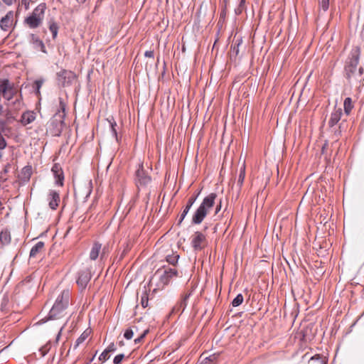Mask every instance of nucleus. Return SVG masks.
Listing matches in <instances>:
<instances>
[{"instance_id": "c9c22d12", "label": "nucleus", "mask_w": 364, "mask_h": 364, "mask_svg": "<svg viewBox=\"0 0 364 364\" xmlns=\"http://www.w3.org/2000/svg\"><path fill=\"white\" fill-rule=\"evenodd\" d=\"M245 0H240V4H239V6L238 8L236 10V12L237 14H240L245 6Z\"/></svg>"}, {"instance_id": "f8f14e48", "label": "nucleus", "mask_w": 364, "mask_h": 364, "mask_svg": "<svg viewBox=\"0 0 364 364\" xmlns=\"http://www.w3.org/2000/svg\"><path fill=\"white\" fill-rule=\"evenodd\" d=\"M136 176L138 183L141 185H146L151 181L150 177L143 170L142 165H139V168L136 171Z\"/></svg>"}, {"instance_id": "a211bd4d", "label": "nucleus", "mask_w": 364, "mask_h": 364, "mask_svg": "<svg viewBox=\"0 0 364 364\" xmlns=\"http://www.w3.org/2000/svg\"><path fill=\"white\" fill-rule=\"evenodd\" d=\"M44 247L43 242H38L31 250L30 257H35L39 252H41Z\"/></svg>"}, {"instance_id": "de8ad7c7", "label": "nucleus", "mask_w": 364, "mask_h": 364, "mask_svg": "<svg viewBox=\"0 0 364 364\" xmlns=\"http://www.w3.org/2000/svg\"><path fill=\"white\" fill-rule=\"evenodd\" d=\"M119 345L121 346H124V342L122 341H119Z\"/></svg>"}, {"instance_id": "cd10ccee", "label": "nucleus", "mask_w": 364, "mask_h": 364, "mask_svg": "<svg viewBox=\"0 0 364 364\" xmlns=\"http://www.w3.org/2000/svg\"><path fill=\"white\" fill-rule=\"evenodd\" d=\"M319 6L324 11H327L329 7V0H319Z\"/></svg>"}, {"instance_id": "58836bf2", "label": "nucleus", "mask_w": 364, "mask_h": 364, "mask_svg": "<svg viewBox=\"0 0 364 364\" xmlns=\"http://www.w3.org/2000/svg\"><path fill=\"white\" fill-rule=\"evenodd\" d=\"M31 1L32 0H22V4L24 5L26 9H28Z\"/></svg>"}, {"instance_id": "ddd939ff", "label": "nucleus", "mask_w": 364, "mask_h": 364, "mask_svg": "<svg viewBox=\"0 0 364 364\" xmlns=\"http://www.w3.org/2000/svg\"><path fill=\"white\" fill-rule=\"evenodd\" d=\"M52 172L56 178V183L63 186L64 176L61 168L58 164H55L52 168Z\"/></svg>"}, {"instance_id": "ea45409f", "label": "nucleus", "mask_w": 364, "mask_h": 364, "mask_svg": "<svg viewBox=\"0 0 364 364\" xmlns=\"http://www.w3.org/2000/svg\"><path fill=\"white\" fill-rule=\"evenodd\" d=\"M144 55L147 58H154V52L152 50H147L145 52Z\"/></svg>"}, {"instance_id": "c03bdc74", "label": "nucleus", "mask_w": 364, "mask_h": 364, "mask_svg": "<svg viewBox=\"0 0 364 364\" xmlns=\"http://www.w3.org/2000/svg\"><path fill=\"white\" fill-rule=\"evenodd\" d=\"M35 84L36 85V87H37V90L38 91L39 90V89L41 88V87L43 85V81L42 80H36L35 82Z\"/></svg>"}, {"instance_id": "dca6fc26", "label": "nucleus", "mask_w": 364, "mask_h": 364, "mask_svg": "<svg viewBox=\"0 0 364 364\" xmlns=\"http://www.w3.org/2000/svg\"><path fill=\"white\" fill-rule=\"evenodd\" d=\"M102 245L99 242H95L90 252V259L95 260L101 252Z\"/></svg>"}, {"instance_id": "c756f323", "label": "nucleus", "mask_w": 364, "mask_h": 364, "mask_svg": "<svg viewBox=\"0 0 364 364\" xmlns=\"http://www.w3.org/2000/svg\"><path fill=\"white\" fill-rule=\"evenodd\" d=\"M148 301H149L148 295H147V294L145 292V293L141 296V306H142L144 308H146V307L148 306Z\"/></svg>"}, {"instance_id": "79ce46f5", "label": "nucleus", "mask_w": 364, "mask_h": 364, "mask_svg": "<svg viewBox=\"0 0 364 364\" xmlns=\"http://www.w3.org/2000/svg\"><path fill=\"white\" fill-rule=\"evenodd\" d=\"M4 4L11 6L16 2V0H2Z\"/></svg>"}, {"instance_id": "6ab92c4d", "label": "nucleus", "mask_w": 364, "mask_h": 364, "mask_svg": "<svg viewBox=\"0 0 364 364\" xmlns=\"http://www.w3.org/2000/svg\"><path fill=\"white\" fill-rule=\"evenodd\" d=\"M218 356L215 354L210 356H205L203 358V355L200 356L201 363L200 364H215Z\"/></svg>"}, {"instance_id": "4468645a", "label": "nucleus", "mask_w": 364, "mask_h": 364, "mask_svg": "<svg viewBox=\"0 0 364 364\" xmlns=\"http://www.w3.org/2000/svg\"><path fill=\"white\" fill-rule=\"evenodd\" d=\"M342 109L341 108L335 109L331 114V117L328 121L329 126L333 127L336 125L340 121Z\"/></svg>"}, {"instance_id": "2f4dec72", "label": "nucleus", "mask_w": 364, "mask_h": 364, "mask_svg": "<svg viewBox=\"0 0 364 364\" xmlns=\"http://www.w3.org/2000/svg\"><path fill=\"white\" fill-rule=\"evenodd\" d=\"M190 208H188V206L186 205L184 210H183L181 215V218H180V220L178 221V223L181 224L182 223V221L183 220V219L185 218V217L186 216V215L188 214V211L190 210Z\"/></svg>"}, {"instance_id": "3c124183", "label": "nucleus", "mask_w": 364, "mask_h": 364, "mask_svg": "<svg viewBox=\"0 0 364 364\" xmlns=\"http://www.w3.org/2000/svg\"><path fill=\"white\" fill-rule=\"evenodd\" d=\"M60 334V331L58 333L57 338H59Z\"/></svg>"}, {"instance_id": "a878e982", "label": "nucleus", "mask_w": 364, "mask_h": 364, "mask_svg": "<svg viewBox=\"0 0 364 364\" xmlns=\"http://www.w3.org/2000/svg\"><path fill=\"white\" fill-rule=\"evenodd\" d=\"M179 258L178 255H168L166 257V261L171 264H175Z\"/></svg>"}, {"instance_id": "6e6552de", "label": "nucleus", "mask_w": 364, "mask_h": 364, "mask_svg": "<svg viewBox=\"0 0 364 364\" xmlns=\"http://www.w3.org/2000/svg\"><path fill=\"white\" fill-rule=\"evenodd\" d=\"M14 89L8 80H0V95L6 100H10L14 96Z\"/></svg>"}, {"instance_id": "4be33fe9", "label": "nucleus", "mask_w": 364, "mask_h": 364, "mask_svg": "<svg viewBox=\"0 0 364 364\" xmlns=\"http://www.w3.org/2000/svg\"><path fill=\"white\" fill-rule=\"evenodd\" d=\"M134 330L138 331V328L136 326H132L129 328H127L124 333V337L127 340H130L134 336Z\"/></svg>"}, {"instance_id": "c85d7f7f", "label": "nucleus", "mask_w": 364, "mask_h": 364, "mask_svg": "<svg viewBox=\"0 0 364 364\" xmlns=\"http://www.w3.org/2000/svg\"><path fill=\"white\" fill-rule=\"evenodd\" d=\"M149 332V330H144L136 338L134 339L135 344H138L141 343V341L143 340V338L146 336L147 333Z\"/></svg>"}, {"instance_id": "9d476101", "label": "nucleus", "mask_w": 364, "mask_h": 364, "mask_svg": "<svg viewBox=\"0 0 364 364\" xmlns=\"http://www.w3.org/2000/svg\"><path fill=\"white\" fill-rule=\"evenodd\" d=\"M47 200L48 201V205L52 210H55L59 205L60 195L59 193L53 190H50L48 195Z\"/></svg>"}, {"instance_id": "f704fd0d", "label": "nucleus", "mask_w": 364, "mask_h": 364, "mask_svg": "<svg viewBox=\"0 0 364 364\" xmlns=\"http://www.w3.org/2000/svg\"><path fill=\"white\" fill-rule=\"evenodd\" d=\"M196 198H197L196 196H191V198H189L188 200L186 206H188V208H191L192 207V205H193V203H195Z\"/></svg>"}, {"instance_id": "49530a36", "label": "nucleus", "mask_w": 364, "mask_h": 364, "mask_svg": "<svg viewBox=\"0 0 364 364\" xmlns=\"http://www.w3.org/2000/svg\"><path fill=\"white\" fill-rule=\"evenodd\" d=\"M79 3H84L86 0H76Z\"/></svg>"}, {"instance_id": "09e8293b", "label": "nucleus", "mask_w": 364, "mask_h": 364, "mask_svg": "<svg viewBox=\"0 0 364 364\" xmlns=\"http://www.w3.org/2000/svg\"><path fill=\"white\" fill-rule=\"evenodd\" d=\"M324 149H325V146H323L322 147V152H323V151H324Z\"/></svg>"}, {"instance_id": "bb28decb", "label": "nucleus", "mask_w": 364, "mask_h": 364, "mask_svg": "<svg viewBox=\"0 0 364 364\" xmlns=\"http://www.w3.org/2000/svg\"><path fill=\"white\" fill-rule=\"evenodd\" d=\"M49 28H50V31H51V33L53 34V38H55L57 36V34H58V27L57 24L55 23H51L50 25Z\"/></svg>"}, {"instance_id": "8fccbe9b", "label": "nucleus", "mask_w": 364, "mask_h": 364, "mask_svg": "<svg viewBox=\"0 0 364 364\" xmlns=\"http://www.w3.org/2000/svg\"><path fill=\"white\" fill-rule=\"evenodd\" d=\"M137 332H138V331L134 330V335L135 333H136Z\"/></svg>"}, {"instance_id": "9b49d317", "label": "nucleus", "mask_w": 364, "mask_h": 364, "mask_svg": "<svg viewBox=\"0 0 364 364\" xmlns=\"http://www.w3.org/2000/svg\"><path fill=\"white\" fill-rule=\"evenodd\" d=\"M91 275L88 271H82L79 273L77 284L81 289H85L90 280Z\"/></svg>"}, {"instance_id": "1a4fd4ad", "label": "nucleus", "mask_w": 364, "mask_h": 364, "mask_svg": "<svg viewBox=\"0 0 364 364\" xmlns=\"http://www.w3.org/2000/svg\"><path fill=\"white\" fill-rule=\"evenodd\" d=\"M13 21L14 12L10 11L0 20V28L4 31H9L13 24Z\"/></svg>"}, {"instance_id": "39448f33", "label": "nucleus", "mask_w": 364, "mask_h": 364, "mask_svg": "<svg viewBox=\"0 0 364 364\" xmlns=\"http://www.w3.org/2000/svg\"><path fill=\"white\" fill-rule=\"evenodd\" d=\"M46 9L45 4H41L36 6L32 14L25 19V23L31 28L38 27L44 18V14Z\"/></svg>"}, {"instance_id": "aec40b11", "label": "nucleus", "mask_w": 364, "mask_h": 364, "mask_svg": "<svg viewBox=\"0 0 364 364\" xmlns=\"http://www.w3.org/2000/svg\"><path fill=\"white\" fill-rule=\"evenodd\" d=\"M344 111L346 114H349L352 109L353 108V102L350 97H347L344 100L343 103Z\"/></svg>"}, {"instance_id": "5701e85b", "label": "nucleus", "mask_w": 364, "mask_h": 364, "mask_svg": "<svg viewBox=\"0 0 364 364\" xmlns=\"http://www.w3.org/2000/svg\"><path fill=\"white\" fill-rule=\"evenodd\" d=\"M89 333L85 331H84L80 336L76 340L75 344L74 346V348H77L81 343H82L88 337Z\"/></svg>"}, {"instance_id": "0eeeda50", "label": "nucleus", "mask_w": 364, "mask_h": 364, "mask_svg": "<svg viewBox=\"0 0 364 364\" xmlns=\"http://www.w3.org/2000/svg\"><path fill=\"white\" fill-rule=\"evenodd\" d=\"M206 237L201 232L197 231L192 235L191 245L196 250L203 249L206 245Z\"/></svg>"}, {"instance_id": "b1692460", "label": "nucleus", "mask_w": 364, "mask_h": 364, "mask_svg": "<svg viewBox=\"0 0 364 364\" xmlns=\"http://www.w3.org/2000/svg\"><path fill=\"white\" fill-rule=\"evenodd\" d=\"M245 168L243 166L240 168V174H239V176H238V179H237V185H238V186L240 188L243 184V182H244V180H245Z\"/></svg>"}, {"instance_id": "7c9ffc66", "label": "nucleus", "mask_w": 364, "mask_h": 364, "mask_svg": "<svg viewBox=\"0 0 364 364\" xmlns=\"http://www.w3.org/2000/svg\"><path fill=\"white\" fill-rule=\"evenodd\" d=\"M110 122L112 135L115 137L116 140L118 141L119 139H118L117 132L115 129L117 124L115 122Z\"/></svg>"}, {"instance_id": "603ef678", "label": "nucleus", "mask_w": 364, "mask_h": 364, "mask_svg": "<svg viewBox=\"0 0 364 364\" xmlns=\"http://www.w3.org/2000/svg\"><path fill=\"white\" fill-rule=\"evenodd\" d=\"M3 7L2 5H1V3L0 2V8Z\"/></svg>"}, {"instance_id": "2eb2a0df", "label": "nucleus", "mask_w": 364, "mask_h": 364, "mask_svg": "<svg viewBox=\"0 0 364 364\" xmlns=\"http://www.w3.org/2000/svg\"><path fill=\"white\" fill-rule=\"evenodd\" d=\"M36 119V114L33 112H24L21 119V123L23 126H26L32 123Z\"/></svg>"}, {"instance_id": "f3484780", "label": "nucleus", "mask_w": 364, "mask_h": 364, "mask_svg": "<svg viewBox=\"0 0 364 364\" xmlns=\"http://www.w3.org/2000/svg\"><path fill=\"white\" fill-rule=\"evenodd\" d=\"M242 38L234 39L232 44L230 48V55L231 56H237L239 54V46L242 44Z\"/></svg>"}, {"instance_id": "20e7f679", "label": "nucleus", "mask_w": 364, "mask_h": 364, "mask_svg": "<svg viewBox=\"0 0 364 364\" xmlns=\"http://www.w3.org/2000/svg\"><path fill=\"white\" fill-rule=\"evenodd\" d=\"M178 276V272L175 268H162L158 269L152 278L149 281V284L152 285L156 279H159V282L157 284L158 289H163L167 285L170 281Z\"/></svg>"}, {"instance_id": "f03ea898", "label": "nucleus", "mask_w": 364, "mask_h": 364, "mask_svg": "<svg viewBox=\"0 0 364 364\" xmlns=\"http://www.w3.org/2000/svg\"><path fill=\"white\" fill-rule=\"evenodd\" d=\"M216 198L217 195L215 193H211L204 198L193 215L192 223L198 225L203 222L210 210L213 208Z\"/></svg>"}, {"instance_id": "e433bc0d", "label": "nucleus", "mask_w": 364, "mask_h": 364, "mask_svg": "<svg viewBox=\"0 0 364 364\" xmlns=\"http://www.w3.org/2000/svg\"><path fill=\"white\" fill-rule=\"evenodd\" d=\"M109 353L116 350V346L114 343H110L105 349Z\"/></svg>"}, {"instance_id": "a19ab883", "label": "nucleus", "mask_w": 364, "mask_h": 364, "mask_svg": "<svg viewBox=\"0 0 364 364\" xmlns=\"http://www.w3.org/2000/svg\"><path fill=\"white\" fill-rule=\"evenodd\" d=\"M220 209H221V201H220L219 203L217 204L215 206V215L218 214L220 212Z\"/></svg>"}, {"instance_id": "423d86ee", "label": "nucleus", "mask_w": 364, "mask_h": 364, "mask_svg": "<svg viewBox=\"0 0 364 364\" xmlns=\"http://www.w3.org/2000/svg\"><path fill=\"white\" fill-rule=\"evenodd\" d=\"M75 78V74L70 70H63L57 73L58 82L63 87L70 85Z\"/></svg>"}, {"instance_id": "a18cd8bd", "label": "nucleus", "mask_w": 364, "mask_h": 364, "mask_svg": "<svg viewBox=\"0 0 364 364\" xmlns=\"http://www.w3.org/2000/svg\"><path fill=\"white\" fill-rule=\"evenodd\" d=\"M90 184H91V182H90V181H89V182H87V183H86V185L87 186V188H88V194H90V192H91V190H90Z\"/></svg>"}, {"instance_id": "f257e3e1", "label": "nucleus", "mask_w": 364, "mask_h": 364, "mask_svg": "<svg viewBox=\"0 0 364 364\" xmlns=\"http://www.w3.org/2000/svg\"><path fill=\"white\" fill-rule=\"evenodd\" d=\"M70 292L69 289L63 290L57 297L55 304L49 312V318L58 319L67 316Z\"/></svg>"}, {"instance_id": "393cba45", "label": "nucleus", "mask_w": 364, "mask_h": 364, "mask_svg": "<svg viewBox=\"0 0 364 364\" xmlns=\"http://www.w3.org/2000/svg\"><path fill=\"white\" fill-rule=\"evenodd\" d=\"M243 302V296L241 294L237 295V296L232 300V305L234 307L240 306Z\"/></svg>"}, {"instance_id": "7ed1b4c3", "label": "nucleus", "mask_w": 364, "mask_h": 364, "mask_svg": "<svg viewBox=\"0 0 364 364\" xmlns=\"http://www.w3.org/2000/svg\"><path fill=\"white\" fill-rule=\"evenodd\" d=\"M360 48H355L352 50L348 60L345 68L346 74L348 79L355 77L360 78L363 74V69L360 68L357 71V65L358 64L360 57Z\"/></svg>"}, {"instance_id": "473e14b6", "label": "nucleus", "mask_w": 364, "mask_h": 364, "mask_svg": "<svg viewBox=\"0 0 364 364\" xmlns=\"http://www.w3.org/2000/svg\"><path fill=\"white\" fill-rule=\"evenodd\" d=\"M109 353L107 352L106 350H105L100 355L99 359H100V360H102L104 362V361H106L107 359H109Z\"/></svg>"}, {"instance_id": "72a5a7b5", "label": "nucleus", "mask_w": 364, "mask_h": 364, "mask_svg": "<svg viewBox=\"0 0 364 364\" xmlns=\"http://www.w3.org/2000/svg\"><path fill=\"white\" fill-rule=\"evenodd\" d=\"M124 358V354H119L117 355H116L114 358V364H119L122 360H123V358Z\"/></svg>"}, {"instance_id": "412c9836", "label": "nucleus", "mask_w": 364, "mask_h": 364, "mask_svg": "<svg viewBox=\"0 0 364 364\" xmlns=\"http://www.w3.org/2000/svg\"><path fill=\"white\" fill-rule=\"evenodd\" d=\"M0 240L3 244H8L11 241V235L9 231L2 230L0 233Z\"/></svg>"}, {"instance_id": "37998d69", "label": "nucleus", "mask_w": 364, "mask_h": 364, "mask_svg": "<svg viewBox=\"0 0 364 364\" xmlns=\"http://www.w3.org/2000/svg\"><path fill=\"white\" fill-rule=\"evenodd\" d=\"M60 107L63 110V112H65V104L61 98H60Z\"/></svg>"}, {"instance_id": "4c0bfd02", "label": "nucleus", "mask_w": 364, "mask_h": 364, "mask_svg": "<svg viewBox=\"0 0 364 364\" xmlns=\"http://www.w3.org/2000/svg\"><path fill=\"white\" fill-rule=\"evenodd\" d=\"M189 296H190V294L185 295V296L183 297V300L181 301V302L180 304L181 307H183V309H185V307L187 305L186 301L188 299Z\"/></svg>"}]
</instances>
